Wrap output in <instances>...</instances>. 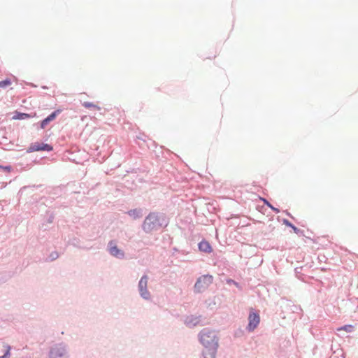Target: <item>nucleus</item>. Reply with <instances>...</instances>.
Returning a JSON list of instances; mask_svg holds the SVG:
<instances>
[{
  "label": "nucleus",
  "instance_id": "nucleus-1",
  "mask_svg": "<svg viewBox=\"0 0 358 358\" xmlns=\"http://www.w3.org/2000/svg\"><path fill=\"white\" fill-rule=\"evenodd\" d=\"M199 341L203 346V358H215L219 347V337L215 331L203 328L198 335Z\"/></svg>",
  "mask_w": 358,
  "mask_h": 358
},
{
  "label": "nucleus",
  "instance_id": "nucleus-2",
  "mask_svg": "<svg viewBox=\"0 0 358 358\" xmlns=\"http://www.w3.org/2000/svg\"><path fill=\"white\" fill-rule=\"evenodd\" d=\"M169 223L166 215L161 212H150L144 219L142 229L145 234H150L166 228Z\"/></svg>",
  "mask_w": 358,
  "mask_h": 358
},
{
  "label": "nucleus",
  "instance_id": "nucleus-3",
  "mask_svg": "<svg viewBox=\"0 0 358 358\" xmlns=\"http://www.w3.org/2000/svg\"><path fill=\"white\" fill-rule=\"evenodd\" d=\"M69 347L64 342L53 344L48 352V358H69Z\"/></svg>",
  "mask_w": 358,
  "mask_h": 358
},
{
  "label": "nucleus",
  "instance_id": "nucleus-4",
  "mask_svg": "<svg viewBox=\"0 0 358 358\" xmlns=\"http://www.w3.org/2000/svg\"><path fill=\"white\" fill-rule=\"evenodd\" d=\"M213 278L210 274L203 275L197 278L194 285V292L203 293L213 283Z\"/></svg>",
  "mask_w": 358,
  "mask_h": 358
},
{
  "label": "nucleus",
  "instance_id": "nucleus-5",
  "mask_svg": "<svg viewBox=\"0 0 358 358\" xmlns=\"http://www.w3.org/2000/svg\"><path fill=\"white\" fill-rule=\"evenodd\" d=\"M148 276L144 274L140 279L138 283V291L140 296L145 300H151V294L148 289Z\"/></svg>",
  "mask_w": 358,
  "mask_h": 358
},
{
  "label": "nucleus",
  "instance_id": "nucleus-6",
  "mask_svg": "<svg viewBox=\"0 0 358 358\" xmlns=\"http://www.w3.org/2000/svg\"><path fill=\"white\" fill-rule=\"evenodd\" d=\"M107 250L111 256L117 259H122L125 257L124 252L118 248L116 240L113 239L108 243Z\"/></svg>",
  "mask_w": 358,
  "mask_h": 358
},
{
  "label": "nucleus",
  "instance_id": "nucleus-7",
  "mask_svg": "<svg viewBox=\"0 0 358 358\" xmlns=\"http://www.w3.org/2000/svg\"><path fill=\"white\" fill-rule=\"evenodd\" d=\"M260 322V316L257 311L251 308L248 315V324L247 329L248 331H253L258 326Z\"/></svg>",
  "mask_w": 358,
  "mask_h": 358
},
{
  "label": "nucleus",
  "instance_id": "nucleus-8",
  "mask_svg": "<svg viewBox=\"0 0 358 358\" xmlns=\"http://www.w3.org/2000/svg\"><path fill=\"white\" fill-rule=\"evenodd\" d=\"M53 150V147L50 144L36 142L34 143H31L30 146L27 150V153H31L36 151H47L51 152Z\"/></svg>",
  "mask_w": 358,
  "mask_h": 358
},
{
  "label": "nucleus",
  "instance_id": "nucleus-9",
  "mask_svg": "<svg viewBox=\"0 0 358 358\" xmlns=\"http://www.w3.org/2000/svg\"><path fill=\"white\" fill-rule=\"evenodd\" d=\"M201 315H190L185 317L184 320L185 324L189 328H193L198 325L201 322Z\"/></svg>",
  "mask_w": 358,
  "mask_h": 358
},
{
  "label": "nucleus",
  "instance_id": "nucleus-10",
  "mask_svg": "<svg viewBox=\"0 0 358 358\" xmlns=\"http://www.w3.org/2000/svg\"><path fill=\"white\" fill-rule=\"evenodd\" d=\"M62 112L61 109H57L48 115L45 118L40 122V127L44 129L50 122L53 121Z\"/></svg>",
  "mask_w": 358,
  "mask_h": 358
},
{
  "label": "nucleus",
  "instance_id": "nucleus-11",
  "mask_svg": "<svg viewBox=\"0 0 358 358\" xmlns=\"http://www.w3.org/2000/svg\"><path fill=\"white\" fill-rule=\"evenodd\" d=\"M198 248L199 251L205 252V253H210L213 251L212 246L209 243L208 241L206 240H202L201 242L198 244Z\"/></svg>",
  "mask_w": 358,
  "mask_h": 358
},
{
  "label": "nucleus",
  "instance_id": "nucleus-12",
  "mask_svg": "<svg viewBox=\"0 0 358 358\" xmlns=\"http://www.w3.org/2000/svg\"><path fill=\"white\" fill-rule=\"evenodd\" d=\"M282 223L283 224H285V226L288 227H290L291 229H292V230L294 231V232L295 234H296L297 235L299 236H303L304 235V231L299 228H297L296 226H294L292 222H290L287 219H282Z\"/></svg>",
  "mask_w": 358,
  "mask_h": 358
},
{
  "label": "nucleus",
  "instance_id": "nucleus-13",
  "mask_svg": "<svg viewBox=\"0 0 358 358\" xmlns=\"http://www.w3.org/2000/svg\"><path fill=\"white\" fill-rule=\"evenodd\" d=\"M127 214L134 220L139 219L143 217L142 208H134L127 211Z\"/></svg>",
  "mask_w": 358,
  "mask_h": 358
},
{
  "label": "nucleus",
  "instance_id": "nucleus-14",
  "mask_svg": "<svg viewBox=\"0 0 358 358\" xmlns=\"http://www.w3.org/2000/svg\"><path fill=\"white\" fill-rule=\"evenodd\" d=\"M31 117H32V115L31 114L26 113H22V112H19V111L16 110V111H15L14 115L13 116L12 119L21 120L29 119Z\"/></svg>",
  "mask_w": 358,
  "mask_h": 358
},
{
  "label": "nucleus",
  "instance_id": "nucleus-15",
  "mask_svg": "<svg viewBox=\"0 0 358 358\" xmlns=\"http://www.w3.org/2000/svg\"><path fill=\"white\" fill-rule=\"evenodd\" d=\"M68 243L75 248H83L80 245V240L79 238L73 237L72 238L69 239Z\"/></svg>",
  "mask_w": 358,
  "mask_h": 358
},
{
  "label": "nucleus",
  "instance_id": "nucleus-16",
  "mask_svg": "<svg viewBox=\"0 0 358 358\" xmlns=\"http://www.w3.org/2000/svg\"><path fill=\"white\" fill-rule=\"evenodd\" d=\"M261 199L263 201L264 204L268 206L269 208H271L274 213H280V209L274 207L267 199L264 198H262Z\"/></svg>",
  "mask_w": 358,
  "mask_h": 358
},
{
  "label": "nucleus",
  "instance_id": "nucleus-17",
  "mask_svg": "<svg viewBox=\"0 0 358 358\" xmlns=\"http://www.w3.org/2000/svg\"><path fill=\"white\" fill-rule=\"evenodd\" d=\"M290 310L294 313H296V314H301L302 313V308H301L300 306H298V305H294V304H292L291 306H290Z\"/></svg>",
  "mask_w": 358,
  "mask_h": 358
},
{
  "label": "nucleus",
  "instance_id": "nucleus-18",
  "mask_svg": "<svg viewBox=\"0 0 358 358\" xmlns=\"http://www.w3.org/2000/svg\"><path fill=\"white\" fill-rule=\"evenodd\" d=\"M4 347L6 348L4 354L0 356V358H10L11 347L8 345H5Z\"/></svg>",
  "mask_w": 358,
  "mask_h": 358
},
{
  "label": "nucleus",
  "instance_id": "nucleus-19",
  "mask_svg": "<svg viewBox=\"0 0 358 358\" xmlns=\"http://www.w3.org/2000/svg\"><path fill=\"white\" fill-rule=\"evenodd\" d=\"M11 84L10 78H6L3 80L0 81V87L6 88Z\"/></svg>",
  "mask_w": 358,
  "mask_h": 358
},
{
  "label": "nucleus",
  "instance_id": "nucleus-20",
  "mask_svg": "<svg viewBox=\"0 0 358 358\" xmlns=\"http://www.w3.org/2000/svg\"><path fill=\"white\" fill-rule=\"evenodd\" d=\"M354 329H355V327H354L353 325H352V324H346V325H344L342 327H341L339 329L344 330V331H345L347 332H352Z\"/></svg>",
  "mask_w": 358,
  "mask_h": 358
},
{
  "label": "nucleus",
  "instance_id": "nucleus-21",
  "mask_svg": "<svg viewBox=\"0 0 358 358\" xmlns=\"http://www.w3.org/2000/svg\"><path fill=\"white\" fill-rule=\"evenodd\" d=\"M83 106L86 108H96V109H100V108L94 104L92 102H88V101H85L83 103Z\"/></svg>",
  "mask_w": 358,
  "mask_h": 358
},
{
  "label": "nucleus",
  "instance_id": "nucleus-22",
  "mask_svg": "<svg viewBox=\"0 0 358 358\" xmlns=\"http://www.w3.org/2000/svg\"><path fill=\"white\" fill-rule=\"evenodd\" d=\"M59 257V253L57 251L52 252L48 256V259L50 261L56 260Z\"/></svg>",
  "mask_w": 358,
  "mask_h": 358
},
{
  "label": "nucleus",
  "instance_id": "nucleus-23",
  "mask_svg": "<svg viewBox=\"0 0 358 358\" xmlns=\"http://www.w3.org/2000/svg\"><path fill=\"white\" fill-rule=\"evenodd\" d=\"M48 218L46 220V222L48 223V224H51L53 222V220L55 219V215L53 214V213H49L48 212Z\"/></svg>",
  "mask_w": 358,
  "mask_h": 358
},
{
  "label": "nucleus",
  "instance_id": "nucleus-24",
  "mask_svg": "<svg viewBox=\"0 0 358 358\" xmlns=\"http://www.w3.org/2000/svg\"><path fill=\"white\" fill-rule=\"evenodd\" d=\"M0 169L3 170L4 172L9 173L12 171L13 168L10 165H6V166L0 165Z\"/></svg>",
  "mask_w": 358,
  "mask_h": 358
},
{
  "label": "nucleus",
  "instance_id": "nucleus-25",
  "mask_svg": "<svg viewBox=\"0 0 358 358\" xmlns=\"http://www.w3.org/2000/svg\"><path fill=\"white\" fill-rule=\"evenodd\" d=\"M285 213V214L289 216V217H291L292 219H294V217L290 214V213H289L287 210H285L284 211Z\"/></svg>",
  "mask_w": 358,
  "mask_h": 358
},
{
  "label": "nucleus",
  "instance_id": "nucleus-26",
  "mask_svg": "<svg viewBox=\"0 0 358 358\" xmlns=\"http://www.w3.org/2000/svg\"><path fill=\"white\" fill-rule=\"evenodd\" d=\"M27 187H28L27 186H24V187H22L20 189L19 192H20H20H23L24 189H26Z\"/></svg>",
  "mask_w": 358,
  "mask_h": 358
},
{
  "label": "nucleus",
  "instance_id": "nucleus-27",
  "mask_svg": "<svg viewBox=\"0 0 358 358\" xmlns=\"http://www.w3.org/2000/svg\"><path fill=\"white\" fill-rule=\"evenodd\" d=\"M42 88H43V89H48V87H46V86H42Z\"/></svg>",
  "mask_w": 358,
  "mask_h": 358
},
{
  "label": "nucleus",
  "instance_id": "nucleus-28",
  "mask_svg": "<svg viewBox=\"0 0 358 358\" xmlns=\"http://www.w3.org/2000/svg\"><path fill=\"white\" fill-rule=\"evenodd\" d=\"M31 86H32V87H36V85H34V84H32V83L31 84Z\"/></svg>",
  "mask_w": 358,
  "mask_h": 358
},
{
  "label": "nucleus",
  "instance_id": "nucleus-29",
  "mask_svg": "<svg viewBox=\"0 0 358 358\" xmlns=\"http://www.w3.org/2000/svg\"><path fill=\"white\" fill-rule=\"evenodd\" d=\"M44 226H45V224H44V223H43V224H42V228H43V227H44Z\"/></svg>",
  "mask_w": 358,
  "mask_h": 358
},
{
  "label": "nucleus",
  "instance_id": "nucleus-30",
  "mask_svg": "<svg viewBox=\"0 0 358 358\" xmlns=\"http://www.w3.org/2000/svg\"><path fill=\"white\" fill-rule=\"evenodd\" d=\"M236 336H238V332L235 333Z\"/></svg>",
  "mask_w": 358,
  "mask_h": 358
}]
</instances>
